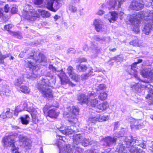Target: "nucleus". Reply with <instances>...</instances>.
<instances>
[{"label":"nucleus","mask_w":153,"mask_h":153,"mask_svg":"<svg viewBox=\"0 0 153 153\" xmlns=\"http://www.w3.org/2000/svg\"><path fill=\"white\" fill-rule=\"evenodd\" d=\"M141 19L147 21L148 22L145 25L143 31L146 34H149L152 28V24H153V11H147L144 13L140 12L129 16V21L133 27V30L136 33L140 31L139 25Z\"/></svg>","instance_id":"1"},{"label":"nucleus","mask_w":153,"mask_h":153,"mask_svg":"<svg viewBox=\"0 0 153 153\" xmlns=\"http://www.w3.org/2000/svg\"><path fill=\"white\" fill-rule=\"evenodd\" d=\"M27 56L25 60V66L32 71L35 70L36 67L30 59L35 60L36 65H38L39 63L41 65L44 66L47 62L46 58L44 55L41 53H37L36 52L34 51L30 54L28 55Z\"/></svg>","instance_id":"2"},{"label":"nucleus","mask_w":153,"mask_h":153,"mask_svg":"<svg viewBox=\"0 0 153 153\" xmlns=\"http://www.w3.org/2000/svg\"><path fill=\"white\" fill-rule=\"evenodd\" d=\"M49 79H43L38 83V88L44 97L52 98L53 94L52 91L49 87H52L49 82Z\"/></svg>","instance_id":"3"},{"label":"nucleus","mask_w":153,"mask_h":153,"mask_svg":"<svg viewBox=\"0 0 153 153\" xmlns=\"http://www.w3.org/2000/svg\"><path fill=\"white\" fill-rule=\"evenodd\" d=\"M132 138V136L123 137V141L122 142L121 141V142L119 143L118 145L117 146L116 151L119 153H127L128 150L127 148H128L129 152L130 153H137L138 148L135 145H134L135 143L131 144V145L129 146H127L126 143V139H131Z\"/></svg>","instance_id":"4"},{"label":"nucleus","mask_w":153,"mask_h":153,"mask_svg":"<svg viewBox=\"0 0 153 153\" xmlns=\"http://www.w3.org/2000/svg\"><path fill=\"white\" fill-rule=\"evenodd\" d=\"M124 133L123 128L119 132H116L114 135V136L113 137L108 136L105 137L104 139V145L105 146H111L114 144L116 143L117 139H118L120 137H122L120 139L123 141V137H125L123 136Z\"/></svg>","instance_id":"5"},{"label":"nucleus","mask_w":153,"mask_h":153,"mask_svg":"<svg viewBox=\"0 0 153 153\" xmlns=\"http://www.w3.org/2000/svg\"><path fill=\"white\" fill-rule=\"evenodd\" d=\"M16 137L13 135L6 136L3 138L2 142L4 143V146L12 147V153H21L18 151V147H16L15 145Z\"/></svg>","instance_id":"6"},{"label":"nucleus","mask_w":153,"mask_h":153,"mask_svg":"<svg viewBox=\"0 0 153 153\" xmlns=\"http://www.w3.org/2000/svg\"><path fill=\"white\" fill-rule=\"evenodd\" d=\"M29 5L26 6V9L23 10L22 12V16L25 19L30 21L33 22L35 21L39 17V14L34 10H29L27 9L29 7H31Z\"/></svg>","instance_id":"7"},{"label":"nucleus","mask_w":153,"mask_h":153,"mask_svg":"<svg viewBox=\"0 0 153 153\" xmlns=\"http://www.w3.org/2000/svg\"><path fill=\"white\" fill-rule=\"evenodd\" d=\"M73 143L72 145L73 153H82V149L79 146L80 140L83 139L82 136L79 134H75L73 137Z\"/></svg>","instance_id":"8"},{"label":"nucleus","mask_w":153,"mask_h":153,"mask_svg":"<svg viewBox=\"0 0 153 153\" xmlns=\"http://www.w3.org/2000/svg\"><path fill=\"white\" fill-rule=\"evenodd\" d=\"M63 4L62 0H50L48 1L46 7L50 10L56 12Z\"/></svg>","instance_id":"9"},{"label":"nucleus","mask_w":153,"mask_h":153,"mask_svg":"<svg viewBox=\"0 0 153 153\" xmlns=\"http://www.w3.org/2000/svg\"><path fill=\"white\" fill-rule=\"evenodd\" d=\"M68 111L70 110L67 114H69L68 121L72 124H75L77 122L78 120L76 118L75 115L79 113V109L77 107L73 106L72 108H67Z\"/></svg>","instance_id":"10"},{"label":"nucleus","mask_w":153,"mask_h":153,"mask_svg":"<svg viewBox=\"0 0 153 153\" xmlns=\"http://www.w3.org/2000/svg\"><path fill=\"white\" fill-rule=\"evenodd\" d=\"M125 142L127 146H130L131 145V144L136 143L135 145H137L138 146H140L143 149H145L146 148V142L144 141L142 142L141 140H139L137 137H133L132 139H126V140Z\"/></svg>","instance_id":"11"},{"label":"nucleus","mask_w":153,"mask_h":153,"mask_svg":"<svg viewBox=\"0 0 153 153\" xmlns=\"http://www.w3.org/2000/svg\"><path fill=\"white\" fill-rule=\"evenodd\" d=\"M88 100L87 104L90 106L95 107L96 106L98 102L97 97L96 94L93 92L89 91L88 93Z\"/></svg>","instance_id":"12"},{"label":"nucleus","mask_w":153,"mask_h":153,"mask_svg":"<svg viewBox=\"0 0 153 153\" xmlns=\"http://www.w3.org/2000/svg\"><path fill=\"white\" fill-rule=\"evenodd\" d=\"M27 111L31 113L32 118V120L34 123H37L42 120L41 118V115L39 113V112H40L39 111H37L32 107H30L27 108Z\"/></svg>","instance_id":"13"},{"label":"nucleus","mask_w":153,"mask_h":153,"mask_svg":"<svg viewBox=\"0 0 153 153\" xmlns=\"http://www.w3.org/2000/svg\"><path fill=\"white\" fill-rule=\"evenodd\" d=\"M56 74L60 79L62 84L65 85L68 84L72 86H74V84L70 81L68 77L63 71L61 70L57 71Z\"/></svg>","instance_id":"14"},{"label":"nucleus","mask_w":153,"mask_h":153,"mask_svg":"<svg viewBox=\"0 0 153 153\" xmlns=\"http://www.w3.org/2000/svg\"><path fill=\"white\" fill-rule=\"evenodd\" d=\"M125 1V0H117V1H116L115 0H109L107 2L106 6L108 9H117L120 7L121 4Z\"/></svg>","instance_id":"15"},{"label":"nucleus","mask_w":153,"mask_h":153,"mask_svg":"<svg viewBox=\"0 0 153 153\" xmlns=\"http://www.w3.org/2000/svg\"><path fill=\"white\" fill-rule=\"evenodd\" d=\"M140 74L143 77L153 80V69L150 66H147L141 70Z\"/></svg>","instance_id":"16"},{"label":"nucleus","mask_w":153,"mask_h":153,"mask_svg":"<svg viewBox=\"0 0 153 153\" xmlns=\"http://www.w3.org/2000/svg\"><path fill=\"white\" fill-rule=\"evenodd\" d=\"M123 14V12L115 11L112 12H109L108 15H104V18L108 19L110 23H112L115 21L119 15L122 16Z\"/></svg>","instance_id":"17"},{"label":"nucleus","mask_w":153,"mask_h":153,"mask_svg":"<svg viewBox=\"0 0 153 153\" xmlns=\"http://www.w3.org/2000/svg\"><path fill=\"white\" fill-rule=\"evenodd\" d=\"M142 1L140 0H134L130 6V9L132 10H141L143 7Z\"/></svg>","instance_id":"18"},{"label":"nucleus","mask_w":153,"mask_h":153,"mask_svg":"<svg viewBox=\"0 0 153 153\" xmlns=\"http://www.w3.org/2000/svg\"><path fill=\"white\" fill-rule=\"evenodd\" d=\"M13 27V25L12 24H8L4 26V28L5 30L8 31L9 34L12 35L17 38L21 39L22 38L21 35L19 33L15 32H13L11 31H9V29H10Z\"/></svg>","instance_id":"19"},{"label":"nucleus","mask_w":153,"mask_h":153,"mask_svg":"<svg viewBox=\"0 0 153 153\" xmlns=\"http://www.w3.org/2000/svg\"><path fill=\"white\" fill-rule=\"evenodd\" d=\"M94 25L97 31H102L103 30V24L100 19H95L94 21Z\"/></svg>","instance_id":"20"},{"label":"nucleus","mask_w":153,"mask_h":153,"mask_svg":"<svg viewBox=\"0 0 153 153\" xmlns=\"http://www.w3.org/2000/svg\"><path fill=\"white\" fill-rule=\"evenodd\" d=\"M77 99L79 102L81 104H87L88 100V96L83 93L79 94L77 97Z\"/></svg>","instance_id":"21"},{"label":"nucleus","mask_w":153,"mask_h":153,"mask_svg":"<svg viewBox=\"0 0 153 153\" xmlns=\"http://www.w3.org/2000/svg\"><path fill=\"white\" fill-rule=\"evenodd\" d=\"M59 131L62 134L66 135L71 134L74 132L70 126H66L65 128L63 127H61Z\"/></svg>","instance_id":"22"},{"label":"nucleus","mask_w":153,"mask_h":153,"mask_svg":"<svg viewBox=\"0 0 153 153\" xmlns=\"http://www.w3.org/2000/svg\"><path fill=\"white\" fill-rule=\"evenodd\" d=\"M79 134L81 135L83 137V139L80 140V143L82 145L84 146H87L88 145H91L92 143V141L88 138H84L83 134Z\"/></svg>","instance_id":"23"},{"label":"nucleus","mask_w":153,"mask_h":153,"mask_svg":"<svg viewBox=\"0 0 153 153\" xmlns=\"http://www.w3.org/2000/svg\"><path fill=\"white\" fill-rule=\"evenodd\" d=\"M145 86L143 85L142 86L141 84L139 83H134L131 85V87L133 90L139 92H141L142 89L143 88L142 86L145 87Z\"/></svg>","instance_id":"24"},{"label":"nucleus","mask_w":153,"mask_h":153,"mask_svg":"<svg viewBox=\"0 0 153 153\" xmlns=\"http://www.w3.org/2000/svg\"><path fill=\"white\" fill-rule=\"evenodd\" d=\"M72 146L70 145H66L64 146L63 148L61 149L64 153H73Z\"/></svg>","instance_id":"25"},{"label":"nucleus","mask_w":153,"mask_h":153,"mask_svg":"<svg viewBox=\"0 0 153 153\" xmlns=\"http://www.w3.org/2000/svg\"><path fill=\"white\" fill-rule=\"evenodd\" d=\"M58 115L54 108L50 110L48 112V116L51 118H56Z\"/></svg>","instance_id":"26"},{"label":"nucleus","mask_w":153,"mask_h":153,"mask_svg":"<svg viewBox=\"0 0 153 153\" xmlns=\"http://www.w3.org/2000/svg\"><path fill=\"white\" fill-rule=\"evenodd\" d=\"M108 106L107 102L105 101L103 102L102 103L100 104L97 106V108L101 111L106 109Z\"/></svg>","instance_id":"27"},{"label":"nucleus","mask_w":153,"mask_h":153,"mask_svg":"<svg viewBox=\"0 0 153 153\" xmlns=\"http://www.w3.org/2000/svg\"><path fill=\"white\" fill-rule=\"evenodd\" d=\"M21 121L23 124L27 125L29 123L30 117L28 115H25L20 118Z\"/></svg>","instance_id":"28"},{"label":"nucleus","mask_w":153,"mask_h":153,"mask_svg":"<svg viewBox=\"0 0 153 153\" xmlns=\"http://www.w3.org/2000/svg\"><path fill=\"white\" fill-rule=\"evenodd\" d=\"M150 85H148L147 86H145V88L146 89L148 88L149 89V94L147 95L146 98L147 99H149V100H152L153 98V90L149 88Z\"/></svg>","instance_id":"29"},{"label":"nucleus","mask_w":153,"mask_h":153,"mask_svg":"<svg viewBox=\"0 0 153 153\" xmlns=\"http://www.w3.org/2000/svg\"><path fill=\"white\" fill-rule=\"evenodd\" d=\"M10 111L9 109H7L5 113H3L2 114H1L0 115V117L3 119L5 118L6 117L8 118L11 117H12V113L10 112Z\"/></svg>","instance_id":"30"},{"label":"nucleus","mask_w":153,"mask_h":153,"mask_svg":"<svg viewBox=\"0 0 153 153\" xmlns=\"http://www.w3.org/2000/svg\"><path fill=\"white\" fill-rule=\"evenodd\" d=\"M57 138L59 140H58L56 142V144L57 146L58 147L59 149V150L61 151V150L62 146V141H63V140L62 139V137L61 135H57Z\"/></svg>","instance_id":"31"},{"label":"nucleus","mask_w":153,"mask_h":153,"mask_svg":"<svg viewBox=\"0 0 153 153\" xmlns=\"http://www.w3.org/2000/svg\"><path fill=\"white\" fill-rule=\"evenodd\" d=\"M24 81L23 78L22 77L18 78L14 81V85L17 86H20Z\"/></svg>","instance_id":"32"},{"label":"nucleus","mask_w":153,"mask_h":153,"mask_svg":"<svg viewBox=\"0 0 153 153\" xmlns=\"http://www.w3.org/2000/svg\"><path fill=\"white\" fill-rule=\"evenodd\" d=\"M76 68L79 72H83L87 70V67L86 65L80 64L77 65Z\"/></svg>","instance_id":"33"},{"label":"nucleus","mask_w":153,"mask_h":153,"mask_svg":"<svg viewBox=\"0 0 153 153\" xmlns=\"http://www.w3.org/2000/svg\"><path fill=\"white\" fill-rule=\"evenodd\" d=\"M38 11L39 13H41L43 17H48L51 16V13L48 11L38 9Z\"/></svg>","instance_id":"34"},{"label":"nucleus","mask_w":153,"mask_h":153,"mask_svg":"<svg viewBox=\"0 0 153 153\" xmlns=\"http://www.w3.org/2000/svg\"><path fill=\"white\" fill-rule=\"evenodd\" d=\"M10 56V53H7L6 55H3L1 52H0V64L4 63V59L7 57H9Z\"/></svg>","instance_id":"35"},{"label":"nucleus","mask_w":153,"mask_h":153,"mask_svg":"<svg viewBox=\"0 0 153 153\" xmlns=\"http://www.w3.org/2000/svg\"><path fill=\"white\" fill-rule=\"evenodd\" d=\"M19 90L25 94H28L30 91L29 88L25 85L21 86Z\"/></svg>","instance_id":"36"},{"label":"nucleus","mask_w":153,"mask_h":153,"mask_svg":"<svg viewBox=\"0 0 153 153\" xmlns=\"http://www.w3.org/2000/svg\"><path fill=\"white\" fill-rule=\"evenodd\" d=\"M68 9L69 11L72 13H76L77 11L76 7L73 5V4H69L68 5Z\"/></svg>","instance_id":"37"},{"label":"nucleus","mask_w":153,"mask_h":153,"mask_svg":"<svg viewBox=\"0 0 153 153\" xmlns=\"http://www.w3.org/2000/svg\"><path fill=\"white\" fill-rule=\"evenodd\" d=\"M143 123L141 120H135L134 124V126L137 129H139L140 127L143 126Z\"/></svg>","instance_id":"38"},{"label":"nucleus","mask_w":153,"mask_h":153,"mask_svg":"<svg viewBox=\"0 0 153 153\" xmlns=\"http://www.w3.org/2000/svg\"><path fill=\"white\" fill-rule=\"evenodd\" d=\"M92 70H90L88 74H83L81 75V77L83 79H85L88 78V77L90 76H93L94 74H93V69H92Z\"/></svg>","instance_id":"39"},{"label":"nucleus","mask_w":153,"mask_h":153,"mask_svg":"<svg viewBox=\"0 0 153 153\" xmlns=\"http://www.w3.org/2000/svg\"><path fill=\"white\" fill-rule=\"evenodd\" d=\"M142 61L143 60L142 59H138L137 62H134L132 65H131V69L133 70L134 71H136V65L142 62Z\"/></svg>","instance_id":"40"},{"label":"nucleus","mask_w":153,"mask_h":153,"mask_svg":"<svg viewBox=\"0 0 153 153\" xmlns=\"http://www.w3.org/2000/svg\"><path fill=\"white\" fill-rule=\"evenodd\" d=\"M94 39L97 41L102 42H104L105 40V37H100L98 35L94 36L93 37Z\"/></svg>","instance_id":"41"},{"label":"nucleus","mask_w":153,"mask_h":153,"mask_svg":"<svg viewBox=\"0 0 153 153\" xmlns=\"http://www.w3.org/2000/svg\"><path fill=\"white\" fill-rule=\"evenodd\" d=\"M99 98L101 100H105L107 97V94L105 92L100 93L99 95Z\"/></svg>","instance_id":"42"},{"label":"nucleus","mask_w":153,"mask_h":153,"mask_svg":"<svg viewBox=\"0 0 153 153\" xmlns=\"http://www.w3.org/2000/svg\"><path fill=\"white\" fill-rule=\"evenodd\" d=\"M101 120H99L98 117H90L89 119V121L92 123H95L97 121H100Z\"/></svg>","instance_id":"43"},{"label":"nucleus","mask_w":153,"mask_h":153,"mask_svg":"<svg viewBox=\"0 0 153 153\" xmlns=\"http://www.w3.org/2000/svg\"><path fill=\"white\" fill-rule=\"evenodd\" d=\"M70 77L72 79L75 80L76 82H77L80 78L79 76L76 74L75 73H74V74L71 75Z\"/></svg>","instance_id":"44"},{"label":"nucleus","mask_w":153,"mask_h":153,"mask_svg":"<svg viewBox=\"0 0 153 153\" xmlns=\"http://www.w3.org/2000/svg\"><path fill=\"white\" fill-rule=\"evenodd\" d=\"M91 48L92 49L93 52L97 53L100 51L99 48L97 47L96 45H92Z\"/></svg>","instance_id":"45"},{"label":"nucleus","mask_w":153,"mask_h":153,"mask_svg":"<svg viewBox=\"0 0 153 153\" xmlns=\"http://www.w3.org/2000/svg\"><path fill=\"white\" fill-rule=\"evenodd\" d=\"M73 69V67L71 66H69L67 69L68 73L70 76L74 73Z\"/></svg>","instance_id":"46"},{"label":"nucleus","mask_w":153,"mask_h":153,"mask_svg":"<svg viewBox=\"0 0 153 153\" xmlns=\"http://www.w3.org/2000/svg\"><path fill=\"white\" fill-rule=\"evenodd\" d=\"M131 72L130 73V74L131 75H133L135 77L137 80L139 79V77L137 75V70L136 69V71H134L133 70L131 69Z\"/></svg>","instance_id":"47"},{"label":"nucleus","mask_w":153,"mask_h":153,"mask_svg":"<svg viewBox=\"0 0 153 153\" xmlns=\"http://www.w3.org/2000/svg\"><path fill=\"white\" fill-rule=\"evenodd\" d=\"M52 107V105H50L49 104L46 105L43 108V111L44 113L45 114Z\"/></svg>","instance_id":"48"},{"label":"nucleus","mask_w":153,"mask_h":153,"mask_svg":"<svg viewBox=\"0 0 153 153\" xmlns=\"http://www.w3.org/2000/svg\"><path fill=\"white\" fill-rule=\"evenodd\" d=\"M20 105L22 106L23 108L25 110L27 111V109L28 108H27V102L26 101H22Z\"/></svg>","instance_id":"49"},{"label":"nucleus","mask_w":153,"mask_h":153,"mask_svg":"<svg viewBox=\"0 0 153 153\" xmlns=\"http://www.w3.org/2000/svg\"><path fill=\"white\" fill-rule=\"evenodd\" d=\"M85 153H99L98 151L96 149L88 150L85 152Z\"/></svg>","instance_id":"50"},{"label":"nucleus","mask_w":153,"mask_h":153,"mask_svg":"<svg viewBox=\"0 0 153 153\" xmlns=\"http://www.w3.org/2000/svg\"><path fill=\"white\" fill-rule=\"evenodd\" d=\"M130 44L131 45L135 46H138L139 45L138 41L136 40H132L130 42Z\"/></svg>","instance_id":"51"},{"label":"nucleus","mask_w":153,"mask_h":153,"mask_svg":"<svg viewBox=\"0 0 153 153\" xmlns=\"http://www.w3.org/2000/svg\"><path fill=\"white\" fill-rule=\"evenodd\" d=\"M98 89L100 90H104L106 89V86L103 84H101L98 87Z\"/></svg>","instance_id":"52"},{"label":"nucleus","mask_w":153,"mask_h":153,"mask_svg":"<svg viewBox=\"0 0 153 153\" xmlns=\"http://www.w3.org/2000/svg\"><path fill=\"white\" fill-rule=\"evenodd\" d=\"M43 1L44 0H34V3L35 4L40 5L43 3Z\"/></svg>","instance_id":"53"},{"label":"nucleus","mask_w":153,"mask_h":153,"mask_svg":"<svg viewBox=\"0 0 153 153\" xmlns=\"http://www.w3.org/2000/svg\"><path fill=\"white\" fill-rule=\"evenodd\" d=\"M10 7L8 4H6L4 7V11L6 13H7L10 10Z\"/></svg>","instance_id":"54"},{"label":"nucleus","mask_w":153,"mask_h":153,"mask_svg":"<svg viewBox=\"0 0 153 153\" xmlns=\"http://www.w3.org/2000/svg\"><path fill=\"white\" fill-rule=\"evenodd\" d=\"M80 0H71V4H76L79 3Z\"/></svg>","instance_id":"55"},{"label":"nucleus","mask_w":153,"mask_h":153,"mask_svg":"<svg viewBox=\"0 0 153 153\" xmlns=\"http://www.w3.org/2000/svg\"><path fill=\"white\" fill-rule=\"evenodd\" d=\"M11 12L13 14L16 13L17 12V9L16 7H13L11 8Z\"/></svg>","instance_id":"56"},{"label":"nucleus","mask_w":153,"mask_h":153,"mask_svg":"<svg viewBox=\"0 0 153 153\" xmlns=\"http://www.w3.org/2000/svg\"><path fill=\"white\" fill-rule=\"evenodd\" d=\"M49 69L51 70L53 72H56V68L53 66L52 65H50L49 66Z\"/></svg>","instance_id":"57"},{"label":"nucleus","mask_w":153,"mask_h":153,"mask_svg":"<svg viewBox=\"0 0 153 153\" xmlns=\"http://www.w3.org/2000/svg\"><path fill=\"white\" fill-rule=\"evenodd\" d=\"M84 130L86 131H88V132H90L92 130V128L91 127L89 126L85 127H84Z\"/></svg>","instance_id":"58"},{"label":"nucleus","mask_w":153,"mask_h":153,"mask_svg":"<svg viewBox=\"0 0 153 153\" xmlns=\"http://www.w3.org/2000/svg\"><path fill=\"white\" fill-rule=\"evenodd\" d=\"M19 140L22 142L26 140V138L23 135H20L19 136Z\"/></svg>","instance_id":"59"},{"label":"nucleus","mask_w":153,"mask_h":153,"mask_svg":"<svg viewBox=\"0 0 153 153\" xmlns=\"http://www.w3.org/2000/svg\"><path fill=\"white\" fill-rule=\"evenodd\" d=\"M99 120H101V121L100 122H102L103 121H106V120H108V118L107 117H106L104 116H102L101 117V118H100H100H99Z\"/></svg>","instance_id":"60"},{"label":"nucleus","mask_w":153,"mask_h":153,"mask_svg":"<svg viewBox=\"0 0 153 153\" xmlns=\"http://www.w3.org/2000/svg\"><path fill=\"white\" fill-rule=\"evenodd\" d=\"M113 59L115 60L116 62L120 61L122 60V59L120 57L117 56V57H114L113 58Z\"/></svg>","instance_id":"61"},{"label":"nucleus","mask_w":153,"mask_h":153,"mask_svg":"<svg viewBox=\"0 0 153 153\" xmlns=\"http://www.w3.org/2000/svg\"><path fill=\"white\" fill-rule=\"evenodd\" d=\"M118 122H116L114 123V130L117 129L118 127Z\"/></svg>","instance_id":"62"},{"label":"nucleus","mask_w":153,"mask_h":153,"mask_svg":"<svg viewBox=\"0 0 153 153\" xmlns=\"http://www.w3.org/2000/svg\"><path fill=\"white\" fill-rule=\"evenodd\" d=\"M87 60L84 58H80L79 59V62H85L87 61Z\"/></svg>","instance_id":"63"},{"label":"nucleus","mask_w":153,"mask_h":153,"mask_svg":"<svg viewBox=\"0 0 153 153\" xmlns=\"http://www.w3.org/2000/svg\"><path fill=\"white\" fill-rule=\"evenodd\" d=\"M83 49L84 51H87L88 50V48L87 45L86 44H85V45L83 46Z\"/></svg>","instance_id":"64"}]
</instances>
